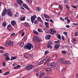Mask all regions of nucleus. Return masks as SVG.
<instances>
[{
	"instance_id": "cd10ccee",
	"label": "nucleus",
	"mask_w": 78,
	"mask_h": 78,
	"mask_svg": "<svg viewBox=\"0 0 78 78\" xmlns=\"http://www.w3.org/2000/svg\"><path fill=\"white\" fill-rule=\"evenodd\" d=\"M57 37L59 39L61 40V35H59L58 34H57Z\"/></svg>"
},
{
	"instance_id": "6e6552de",
	"label": "nucleus",
	"mask_w": 78,
	"mask_h": 78,
	"mask_svg": "<svg viewBox=\"0 0 78 78\" xmlns=\"http://www.w3.org/2000/svg\"><path fill=\"white\" fill-rule=\"evenodd\" d=\"M55 66L56 63L54 62H52L50 64V67L52 69L55 68Z\"/></svg>"
},
{
	"instance_id": "ddd939ff",
	"label": "nucleus",
	"mask_w": 78,
	"mask_h": 78,
	"mask_svg": "<svg viewBox=\"0 0 78 78\" xmlns=\"http://www.w3.org/2000/svg\"><path fill=\"white\" fill-rule=\"evenodd\" d=\"M59 47H60V44H59V43H58L57 44H55L54 46V47L55 48H56V49H57V48H59Z\"/></svg>"
},
{
	"instance_id": "a211bd4d",
	"label": "nucleus",
	"mask_w": 78,
	"mask_h": 78,
	"mask_svg": "<svg viewBox=\"0 0 78 78\" xmlns=\"http://www.w3.org/2000/svg\"><path fill=\"white\" fill-rule=\"evenodd\" d=\"M24 57L28 59L30 58V55H29V54H25L24 55Z\"/></svg>"
},
{
	"instance_id": "338daca9",
	"label": "nucleus",
	"mask_w": 78,
	"mask_h": 78,
	"mask_svg": "<svg viewBox=\"0 0 78 78\" xmlns=\"http://www.w3.org/2000/svg\"><path fill=\"white\" fill-rule=\"evenodd\" d=\"M0 48L1 49H5V48L2 47V46H0Z\"/></svg>"
},
{
	"instance_id": "423d86ee",
	"label": "nucleus",
	"mask_w": 78,
	"mask_h": 78,
	"mask_svg": "<svg viewBox=\"0 0 78 78\" xmlns=\"http://www.w3.org/2000/svg\"><path fill=\"white\" fill-rule=\"evenodd\" d=\"M36 19V16L34 15V16H32L31 17V21L32 23H34V20Z\"/></svg>"
},
{
	"instance_id": "f704fd0d",
	"label": "nucleus",
	"mask_w": 78,
	"mask_h": 78,
	"mask_svg": "<svg viewBox=\"0 0 78 78\" xmlns=\"http://www.w3.org/2000/svg\"><path fill=\"white\" fill-rule=\"evenodd\" d=\"M38 31L39 32H40V33H43V31L41 29H38Z\"/></svg>"
},
{
	"instance_id": "5fc2aeb1",
	"label": "nucleus",
	"mask_w": 78,
	"mask_h": 78,
	"mask_svg": "<svg viewBox=\"0 0 78 78\" xmlns=\"http://www.w3.org/2000/svg\"><path fill=\"white\" fill-rule=\"evenodd\" d=\"M53 57L54 58H56V55L55 54L53 55Z\"/></svg>"
},
{
	"instance_id": "f03ea898",
	"label": "nucleus",
	"mask_w": 78,
	"mask_h": 78,
	"mask_svg": "<svg viewBox=\"0 0 78 78\" xmlns=\"http://www.w3.org/2000/svg\"><path fill=\"white\" fill-rule=\"evenodd\" d=\"M33 41H35V42H40L42 41V38L36 36L33 37Z\"/></svg>"
},
{
	"instance_id": "b1692460",
	"label": "nucleus",
	"mask_w": 78,
	"mask_h": 78,
	"mask_svg": "<svg viewBox=\"0 0 78 78\" xmlns=\"http://www.w3.org/2000/svg\"><path fill=\"white\" fill-rule=\"evenodd\" d=\"M40 75L41 77H42V76H43L45 75V73H41L40 74Z\"/></svg>"
},
{
	"instance_id": "e2e57ef3",
	"label": "nucleus",
	"mask_w": 78,
	"mask_h": 78,
	"mask_svg": "<svg viewBox=\"0 0 78 78\" xmlns=\"http://www.w3.org/2000/svg\"><path fill=\"white\" fill-rule=\"evenodd\" d=\"M75 36H78V32H77L75 33Z\"/></svg>"
},
{
	"instance_id": "37998d69",
	"label": "nucleus",
	"mask_w": 78,
	"mask_h": 78,
	"mask_svg": "<svg viewBox=\"0 0 78 78\" xmlns=\"http://www.w3.org/2000/svg\"><path fill=\"white\" fill-rule=\"evenodd\" d=\"M43 60L41 61L39 63V65H41V64H43Z\"/></svg>"
},
{
	"instance_id": "49530a36",
	"label": "nucleus",
	"mask_w": 78,
	"mask_h": 78,
	"mask_svg": "<svg viewBox=\"0 0 78 78\" xmlns=\"http://www.w3.org/2000/svg\"><path fill=\"white\" fill-rule=\"evenodd\" d=\"M66 7L67 9H68V10H69V8H70V7L69 6L67 5H66Z\"/></svg>"
},
{
	"instance_id": "a19ab883",
	"label": "nucleus",
	"mask_w": 78,
	"mask_h": 78,
	"mask_svg": "<svg viewBox=\"0 0 78 78\" xmlns=\"http://www.w3.org/2000/svg\"><path fill=\"white\" fill-rule=\"evenodd\" d=\"M2 65L3 67H5V65H6V63H5V62L3 61L2 62Z\"/></svg>"
},
{
	"instance_id": "603ef678",
	"label": "nucleus",
	"mask_w": 78,
	"mask_h": 78,
	"mask_svg": "<svg viewBox=\"0 0 78 78\" xmlns=\"http://www.w3.org/2000/svg\"><path fill=\"white\" fill-rule=\"evenodd\" d=\"M23 30H21L19 33V34L21 35V34L23 33Z\"/></svg>"
},
{
	"instance_id": "58836bf2",
	"label": "nucleus",
	"mask_w": 78,
	"mask_h": 78,
	"mask_svg": "<svg viewBox=\"0 0 78 78\" xmlns=\"http://www.w3.org/2000/svg\"><path fill=\"white\" fill-rule=\"evenodd\" d=\"M9 55V54H8V53H5V54L4 55V57H6V56H8Z\"/></svg>"
},
{
	"instance_id": "79ce46f5",
	"label": "nucleus",
	"mask_w": 78,
	"mask_h": 78,
	"mask_svg": "<svg viewBox=\"0 0 78 78\" xmlns=\"http://www.w3.org/2000/svg\"><path fill=\"white\" fill-rule=\"evenodd\" d=\"M20 47H23V42L21 43L20 44Z\"/></svg>"
},
{
	"instance_id": "7ed1b4c3",
	"label": "nucleus",
	"mask_w": 78,
	"mask_h": 78,
	"mask_svg": "<svg viewBox=\"0 0 78 78\" xmlns=\"http://www.w3.org/2000/svg\"><path fill=\"white\" fill-rule=\"evenodd\" d=\"M7 14L10 16V17H12V12H11V10L9 9H8L7 11Z\"/></svg>"
},
{
	"instance_id": "473e14b6",
	"label": "nucleus",
	"mask_w": 78,
	"mask_h": 78,
	"mask_svg": "<svg viewBox=\"0 0 78 78\" xmlns=\"http://www.w3.org/2000/svg\"><path fill=\"white\" fill-rule=\"evenodd\" d=\"M19 12H16V14L15 15V17H16L17 16H19Z\"/></svg>"
},
{
	"instance_id": "69168bd1",
	"label": "nucleus",
	"mask_w": 78,
	"mask_h": 78,
	"mask_svg": "<svg viewBox=\"0 0 78 78\" xmlns=\"http://www.w3.org/2000/svg\"><path fill=\"white\" fill-rule=\"evenodd\" d=\"M67 22L68 23H70V20L69 19H68V20H67Z\"/></svg>"
},
{
	"instance_id": "2f4dec72",
	"label": "nucleus",
	"mask_w": 78,
	"mask_h": 78,
	"mask_svg": "<svg viewBox=\"0 0 78 78\" xmlns=\"http://www.w3.org/2000/svg\"><path fill=\"white\" fill-rule=\"evenodd\" d=\"M62 53V54H66L67 53V51H61Z\"/></svg>"
},
{
	"instance_id": "72a5a7b5",
	"label": "nucleus",
	"mask_w": 78,
	"mask_h": 78,
	"mask_svg": "<svg viewBox=\"0 0 78 78\" xmlns=\"http://www.w3.org/2000/svg\"><path fill=\"white\" fill-rule=\"evenodd\" d=\"M5 61H8L9 59V57L8 56L5 58Z\"/></svg>"
},
{
	"instance_id": "39448f33",
	"label": "nucleus",
	"mask_w": 78,
	"mask_h": 78,
	"mask_svg": "<svg viewBox=\"0 0 78 78\" xmlns=\"http://www.w3.org/2000/svg\"><path fill=\"white\" fill-rule=\"evenodd\" d=\"M49 33H50V34H51V35H53V34L56 33V30H53V29H50Z\"/></svg>"
},
{
	"instance_id": "393cba45",
	"label": "nucleus",
	"mask_w": 78,
	"mask_h": 78,
	"mask_svg": "<svg viewBox=\"0 0 78 78\" xmlns=\"http://www.w3.org/2000/svg\"><path fill=\"white\" fill-rule=\"evenodd\" d=\"M45 25L46 26V28H48V26H49V24L47 22H45Z\"/></svg>"
},
{
	"instance_id": "774afa93",
	"label": "nucleus",
	"mask_w": 78,
	"mask_h": 78,
	"mask_svg": "<svg viewBox=\"0 0 78 78\" xmlns=\"http://www.w3.org/2000/svg\"><path fill=\"white\" fill-rule=\"evenodd\" d=\"M66 28H69V27H70V26L68 25H67L66 26Z\"/></svg>"
},
{
	"instance_id": "6e6d98bb",
	"label": "nucleus",
	"mask_w": 78,
	"mask_h": 78,
	"mask_svg": "<svg viewBox=\"0 0 78 78\" xmlns=\"http://www.w3.org/2000/svg\"><path fill=\"white\" fill-rule=\"evenodd\" d=\"M60 20H62V21H64V20H65L64 19L62 18L61 17L60 18Z\"/></svg>"
},
{
	"instance_id": "9b49d317",
	"label": "nucleus",
	"mask_w": 78,
	"mask_h": 78,
	"mask_svg": "<svg viewBox=\"0 0 78 78\" xmlns=\"http://www.w3.org/2000/svg\"><path fill=\"white\" fill-rule=\"evenodd\" d=\"M16 2L18 4L20 5H22L23 3L22 0H16Z\"/></svg>"
},
{
	"instance_id": "4be33fe9",
	"label": "nucleus",
	"mask_w": 78,
	"mask_h": 78,
	"mask_svg": "<svg viewBox=\"0 0 78 78\" xmlns=\"http://www.w3.org/2000/svg\"><path fill=\"white\" fill-rule=\"evenodd\" d=\"M17 58V57L15 56V57H11V61H12V60H14V59H16Z\"/></svg>"
},
{
	"instance_id": "09e8293b",
	"label": "nucleus",
	"mask_w": 78,
	"mask_h": 78,
	"mask_svg": "<svg viewBox=\"0 0 78 78\" xmlns=\"http://www.w3.org/2000/svg\"><path fill=\"white\" fill-rule=\"evenodd\" d=\"M65 70H66V68H64L62 70V72H65Z\"/></svg>"
},
{
	"instance_id": "a18cd8bd",
	"label": "nucleus",
	"mask_w": 78,
	"mask_h": 78,
	"mask_svg": "<svg viewBox=\"0 0 78 78\" xmlns=\"http://www.w3.org/2000/svg\"><path fill=\"white\" fill-rule=\"evenodd\" d=\"M11 27V25L9 24L7 26V28H8V29H9Z\"/></svg>"
},
{
	"instance_id": "bf43d9fd",
	"label": "nucleus",
	"mask_w": 78,
	"mask_h": 78,
	"mask_svg": "<svg viewBox=\"0 0 78 78\" xmlns=\"http://www.w3.org/2000/svg\"><path fill=\"white\" fill-rule=\"evenodd\" d=\"M59 40H58L55 42V44H57V43H59Z\"/></svg>"
},
{
	"instance_id": "bb28decb",
	"label": "nucleus",
	"mask_w": 78,
	"mask_h": 78,
	"mask_svg": "<svg viewBox=\"0 0 78 78\" xmlns=\"http://www.w3.org/2000/svg\"><path fill=\"white\" fill-rule=\"evenodd\" d=\"M65 4V5H67L68 3V1L67 0H64L63 1Z\"/></svg>"
},
{
	"instance_id": "4c0bfd02",
	"label": "nucleus",
	"mask_w": 78,
	"mask_h": 78,
	"mask_svg": "<svg viewBox=\"0 0 78 78\" xmlns=\"http://www.w3.org/2000/svg\"><path fill=\"white\" fill-rule=\"evenodd\" d=\"M27 1L28 3H29L30 4H31V3H32V2H33V1L32 0H27Z\"/></svg>"
},
{
	"instance_id": "412c9836",
	"label": "nucleus",
	"mask_w": 78,
	"mask_h": 78,
	"mask_svg": "<svg viewBox=\"0 0 78 78\" xmlns=\"http://www.w3.org/2000/svg\"><path fill=\"white\" fill-rule=\"evenodd\" d=\"M44 16L45 18L46 19H50V16H48V15H46V14H44Z\"/></svg>"
},
{
	"instance_id": "aec40b11",
	"label": "nucleus",
	"mask_w": 78,
	"mask_h": 78,
	"mask_svg": "<svg viewBox=\"0 0 78 78\" xmlns=\"http://www.w3.org/2000/svg\"><path fill=\"white\" fill-rule=\"evenodd\" d=\"M43 61H44V62L46 63H48V62H49V61H50V58H48L44 60Z\"/></svg>"
},
{
	"instance_id": "13d9d810",
	"label": "nucleus",
	"mask_w": 78,
	"mask_h": 78,
	"mask_svg": "<svg viewBox=\"0 0 78 78\" xmlns=\"http://www.w3.org/2000/svg\"><path fill=\"white\" fill-rule=\"evenodd\" d=\"M15 34H16L15 33H13L11 34L10 35V36H14V35H15Z\"/></svg>"
},
{
	"instance_id": "dca6fc26",
	"label": "nucleus",
	"mask_w": 78,
	"mask_h": 78,
	"mask_svg": "<svg viewBox=\"0 0 78 78\" xmlns=\"http://www.w3.org/2000/svg\"><path fill=\"white\" fill-rule=\"evenodd\" d=\"M11 24L12 26H14V25H16V21H12L11 22Z\"/></svg>"
},
{
	"instance_id": "8fccbe9b",
	"label": "nucleus",
	"mask_w": 78,
	"mask_h": 78,
	"mask_svg": "<svg viewBox=\"0 0 78 78\" xmlns=\"http://www.w3.org/2000/svg\"><path fill=\"white\" fill-rule=\"evenodd\" d=\"M62 38L64 41H65V38H64V36L63 35L62 36Z\"/></svg>"
},
{
	"instance_id": "7c9ffc66",
	"label": "nucleus",
	"mask_w": 78,
	"mask_h": 78,
	"mask_svg": "<svg viewBox=\"0 0 78 78\" xmlns=\"http://www.w3.org/2000/svg\"><path fill=\"white\" fill-rule=\"evenodd\" d=\"M63 34H65V35L66 36V37H68V36H67V32H63Z\"/></svg>"
},
{
	"instance_id": "c9c22d12",
	"label": "nucleus",
	"mask_w": 78,
	"mask_h": 78,
	"mask_svg": "<svg viewBox=\"0 0 78 78\" xmlns=\"http://www.w3.org/2000/svg\"><path fill=\"white\" fill-rule=\"evenodd\" d=\"M33 32L34 34H36V35H38V33L37 31H34Z\"/></svg>"
},
{
	"instance_id": "1a4fd4ad",
	"label": "nucleus",
	"mask_w": 78,
	"mask_h": 78,
	"mask_svg": "<svg viewBox=\"0 0 78 78\" xmlns=\"http://www.w3.org/2000/svg\"><path fill=\"white\" fill-rule=\"evenodd\" d=\"M33 67V65H30L26 67V69L27 70H30L32 69V68Z\"/></svg>"
},
{
	"instance_id": "f3484780",
	"label": "nucleus",
	"mask_w": 78,
	"mask_h": 78,
	"mask_svg": "<svg viewBox=\"0 0 78 78\" xmlns=\"http://www.w3.org/2000/svg\"><path fill=\"white\" fill-rule=\"evenodd\" d=\"M6 22L4 21L2 23V25L3 27H6Z\"/></svg>"
},
{
	"instance_id": "2eb2a0df",
	"label": "nucleus",
	"mask_w": 78,
	"mask_h": 78,
	"mask_svg": "<svg viewBox=\"0 0 78 78\" xmlns=\"http://www.w3.org/2000/svg\"><path fill=\"white\" fill-rule=\"evenodd\" d=\"M23 6L24 7V8H26L27 9H29L28 8V7L27 4H24L23 5Z\"/></svg>"
},
{
	"instance_id": "ea45409f",
	"label": "nucleus",
	"mask_w": 78,
	"mask_h": 78,
	"mask_svg": "<svg viewBox=\"0 0 78 78\" xmlns=\"http://www.w3.org/2000/svg\"><path fill=\"white\" fill-rule=\"evenodd\" d=\"M49 53V51H46L44 52L45 55H47L48 53Z\"/></svg>"
},
{
	"instance_id": "e433bc0d",
	"label": "nucleus",
	"mask_w": 78,
	"mask_h": 78,
	"mask_svg": "<svg viewBox=\"0 0 78 78\" xmlns=\"http://www.w3.org/2000/svg\"><path fill=\"white\" fill-rule=\"evenodd\" d=\"M9 73V71H7L4 74V75H8Z\"/></svg>"
},
{
	"instance_id": "c85d7f7f",
	"label": "nucleus",
	"mask_w": 78,
	"mask_h": 78,
	"mask_svg": "<svg viewBox=\"0 0 78 78\" xmlns=\"http://www.w3.org/2000/svg\"><path fill=\"white\" fill-rule=\"evenodd\" d=\"M25 17H21L20 18V20H21V21H23V20H25Z\"/></svg>"
},
{
	"instance_id": "f8f14e48",
	"label": "nucleus",
	"mask_w": 78,
	"mask_h": 78,
	"mask_svg": "<svg viewBox=\"0 0 78 78\" xmlns=\"http://www.w3.org/2000/svg\"><path fill=\"white\" fill-rule=\"evenodd\" d=\"M51 37V35L48 34L45 36V39L48 40L50 39Z\"/></svg>"
},
{
	"instance_id": "6ab92c4d",
	"label": "nucleus",
	"mask_w": 78,
	"mask_h": 78,
	"mask_svg": "<svg viewBox=\"0 0 78 78\" xmlns=\"http://www.w3.org/2000/svg\"><path fill=\"white\" fill-rule=\"evenodd\" d=\"M21 66L20 65H18L16 66H15L13 68L14 69H19V68H20Z\"/></svg>"
},
{
	"instance_id": "c756f323",
	"label": "nucleus",
	"mask_w": 78,
	"mask_h": 78,
	"mask_svg": "<svg viewBox=\"0 0 78 78\" xmlns=\"http://www.w3.org/2000/svg\"><path fill=\"white\" fill-rule=\"evenodd\" d=\"M45 70L47 71V72H50V71L51 70V69L47 68L45 69Z\"/></svg>"
},
{
	"instance_id": "4d7b16f0",
	"label": "nucleus",
	"mask_w": 78,
	"mask_h": 78,
	"mask_svg": "<svg viewBox=\"0 0 78 78\" xmlns=\"http://www.w3.org/2000/svg\"><path fill=\"white\" fill-rule=\"evenodd\" d=\"M72 25H76V26H77L78 25V24L76 23H73Z\"/></svg>"
},
{
	"instance_id": "0e129e2a",
	"label": "nucleus",
	"mask_w": 78,
	"mask_h": 78,
	"mask_svg": "<svg viewBox=\"0 0 78 78\" xmlns=\"http://www.w3.org/2000/svg\"><path fill=\"white\" fill-rule=\"evenodd\" d=\"M69 61H66V62H65V63H66V64H69Z\"/></svg>"
},
{
	"instance_id": "864d4df0",
	"label": "nucleus",
	"mask_w": 78,
	"mask_h": 78,
	"mask_svg": "<svg viewBox=\"0 0 78 78\" xmlns=\"http://www.w3.org/2000/svg\"><path fill=\"white\" fill-rule=\"evenodd\" d=\"M37 10H38V11H40V10H41V8L39 7H37Z\"/></svg>"
},
{
	"instance_id": "20e7f679",
	"label": "nucleus",
	"mask_w": 78,
	"mask_h": 78,
	"mask_svg": "<svg viewBox=\"0 0 78 78\" xmlns=\"http://www.w3.org/2000/svg\"><path fill=\"white\" fill-rule=\"evenodd\" d=\"M52 43V41H48L47 45V48H52V46H51V45Z\"/></svg>"
},
{
	"instance_id": "0eeeda50",
	"label": "nucleus",
	"mask_w": 78,
	"mask_h": 78,
	"mask_svg": "<svg viewBox=\"0 0 78 78\" xmlns=\"http://www.w3.org/2000/svg\"><path fill=\"white\" fill-rule=\"evenodd\" d=\"M6 13V9L5 8L3 10L2 14V16H5Z\"/></svg>"
},
{
	"instance_id": "de8ad7c7",
	"label": "nucleus",
	"mask_w": 78,
	"mask_h": 78,
	"mask_svg": "<svg viewBox=\"0 0 78 78\" xmlns=\"http://www.w3.org/2000/svg\"><path fill=\"white\" fill-rule=\"evenodd\" d=\"M59 9L60 10L62 9V5L59 6Z\"/></svg>"
},
{
	"instance_id": "9d476101",
	"label": "nucleus",
	"mask_w": 78,
	"mask_h": 78,
	"mask_svg": "<svg viewBox=\"0 0 78 78\" xmlns=\"http://www.w3.org/2000/svg\"><path fill=\"white\" fill-rule=\"evenodd\" d=\"M58 61L59 62H61V63L63 64H64L66 63V62L64 61V59H63L62 58L61 59H59L58 60Z\"/></svg>"
},
{
	"instance_id": "680f3d73",
	"label": "nucleus",
	"mask_w": 78,
	"mask_h": 78,
	"mask_svg": "<svg viewBox=\"0 0 78 78\" xmlns=\"http://www.w3.org/2000/svg\"><path fill=\"white\" fill-rule=\"evenodd\" d=\"M73 8H75V9H76V6H74L73 5H71Z\"/></svg>"
},
{
	"instance_id": "052dcab7",
	"label": "nucleus",
	"mask_w": 78,
	"mask_h": 78,
	"mask_svg": "<svg viewBox=\"0 0 78 78\" xmlns=\"http://www.w3.org/2000/svg\"><path fill=\"white\" fill-rule=\"evenodd\" d=\"M38 22V21H37V20H35L34 22V23H35V24H37Z\"/></svg>"
},
{
	"instance_id": "c03bdc74",
	"label": "nucleus",
	"mask_w": 78,
	"mask_h": 78,
	"mask_svg": "<svg viewBox=\"0 0 78 78\" xmlns=\"http://www.w3.org/2000/svg\"><path fill=\"white\" fill-rule=\"evenodd\" d=\"M5 45L6 46V47H8L9 46V41H8L7 43L5 44Z\"/></svg>"
},
{
	"instance_id": "f257e3e1",
	"label": "nucleus",
	"mask_w": 78,
	"mask_h": 78,
	"mask_svg": "<svg viewBox=\"0 0 78 78\" xmlns=\"http://www.w3.org/2000/svg\"><path fill=\"white\" fill-rule=\"evenodd\" d=\"M33 48V45L32 44H31V43H29L27 44L26 46H25L24 47V48L29 50H31V48Z\"/></svg>"
},
{
	"instance_id": "a878e982",
	"label": "nucleus",
	"mask_w": 78,
	"mask_h": 78,
	"mask_svg": "<svg viewBox=\"0 0 78 78\" xmlns=\"http://www.w3.org/2000/svg\"><path fill=\"white\" fill-rule=\"evenodd\" d=\"M24 26L26 27H28L29 26V24L27 23H25L24 24Z\"/></svg>"
},
{
	"instance_id": "5701e85b",
	"label": "nucleus",
	"mask_w": 78,
	"mask_h": 78,
	"mask_svg": "<svg viewBox=\"0 0 78 78\" xmlns=\"http://www.w3.org/2000/svg\"><path fill=\"white\" fill-rule=\"evenodd\" d=\"M37 20L38 21H39L40 22H41V23H42V20H41V18L40 17H38L37 18Z\"/></svg>"
},
{
	"instance_id": "4468645a",
	"label": "nucleus",
	"mask_w": 78,
	"mask_h": 78,
	"mask_svg": "<svg viewBox=\"0 0 78 78\" xmlns=\"http://www.w3.org/2000/svg\"><path fill=\"white\" fill-rule=\"evenodd\" d=\"M9 44L10 47H12L13 46V42L11 41H9Z\"/></svg>"
},
{
	"instance_id": "3c124183",
	"label": "nucleus",
	"mask_w": 78,
	"mask_h": 78,
	"mask_svg": "<svg viewBox=\"0 0 78 78\" xmlns=\"http://www.w3.org/2000/svg\"><path fill=\"white\" fill-rule=\"evenodd\" d=\"M34 70L35 72H37V71H38V69H37V68H34Z\"/></svg>"
}]
</instances>
